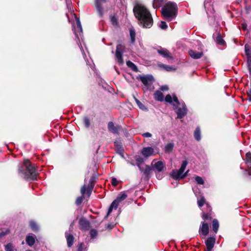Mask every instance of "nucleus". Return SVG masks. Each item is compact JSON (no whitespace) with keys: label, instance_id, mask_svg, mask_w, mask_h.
Listing matches in <instances>:
<instances>
[{"label":"nucleus","instance_id":"nucleus-1","mask_svg":"<svg viewBox=\"0 0 251 251\" xmlns=\"http://www.w3.org/2000/svg\"><path fill=\"white\" fill-rule=\"evenodd\" d=\"M133 11L136 18L138 19L143 27L150 28L152 25V18L146 7L139 5L134 8Z\"/></svg>","mask_w":251,"mask_h":251},{"label":"nucleus","instance_id":"nucleus-2","mask_svg":"<svg viewBox=\"0 0 251 251\" xmlns=\"http://www.w3.org/2000/svg\"><path fill=\"white\" fill-rule=\"evenodd\" d=\"M165 100L174 106V109L177 114V118L181 119L186 115L187 110L185 103L183 102H179L176 95H173L172 97L168 94L166 96Z\"/></svg>","mask_w":251,"mask_h":251},{"label":"nucleus","instance_id":"nucleus-3","mask_svg":"<svg viewBox=\"0 0 251 251\" xmlns=\"http://www.w3.org/2000/svg\"><path fill=\"white\" fill-rule=\"evenodd\" d=\"M18 172L21 176L25 179L33 180L36 179L38 175L35 167L32 165L27 159L24 160V164L19 167Z\"/></svg>","mask_w":251,"mask_h":251},{"label":"nucleus","instance_id":"nucleus-4","mask_svg":"<svg viewBox=\"0 0 251 251\" xmlns=\"http://www.w3.org/2000/svg\"><path fill=\"white\" fill-rule=\"evenodd\" d=\"M177 10V6L175 2L168 1L162 7L161 13L166 20L171 21L176 16Z\"/></svg>","mask_w":251,"mask_h":251},{"label":"nucleus","instance_id":"nucleus-5","mask_svg":"<svg viewBox=\"0 0 251 251\" xmlns=\"http://www.w3.org/2000/svg\"><path fill=\"white\" fill-rule=\"evenodd\" d=\"M74 15L75 18V23L73 24V30L76 38L77 39L76 43L79 45V47L82 52L84 58L85 59L86 54L84 53L80 41V38L82 39V28L79 18L76 17L75 14H74Z\"/></svg>","mask_w":251,"mask_h":251},{"label":"nucleus","instance_id":"nucleus-6","mask_svg":"<svg viewBox=\"0 0 251 251\" xmlns=\"http://www.w3.org/2000/svg\"><path fill=\"white\" fill-rule=\"evenodd\" d=\"M140 80L144 84L146 90H152L153 89V83L154 81L151 75L141 76Z\"/></svg>","mask_w":251,"mask_h":251},{"label":"nucleus","instance_id":"nucleus-7","mask_svg":"<svg viewBox=\"0 0 251 251\" xmlns=\"http://www.w3.org/2000/svg\"><path fill=\"white\" fill-rule=\"evenodd\" d=\"M125 48V46L122 44H118L117 46L115 56L119 64H122L124 62L123 53Z\"/></svg>","mask_w":251,"mask_h":251},{"label":"nucleus","instance_id":"nucleus-8","mask_svg":"<svg viewBox=\"0 0 251 251\" xmlns=\"http://www.w3.org/2000/svg\"><path fill=\"white\" fill-rule=\"evenodd\" d=\"M152 171L155 173H160L165 170L166 165L164 163L161 161H158L153 164V161L151 163Z\"/></svg>","mask_w":251,"mask_h":251},{"label":"nucleus","instance_id":"nucleus-9","mask_svg":"<svg viewBox=\"0 0 251 251\" xmlns=\"http://www.w3.org/2000/svg\"><path fill=\"white\" fill-rule=\"evenodd\" d=\"M188 172V171L184 174H182L179 170H174L171 172L170 175L176 181V183H177V181L184 178L187 175Z\"/></svg>","mask_w":251,"mask_h":251},{"label":"nucleus","instance_id":"nucleus-10","mask_svg":"<svg viewBox=\"0 0 251 251\" xmlns=\"http://www.w3.org/2000/svg\"><path fill=\"white\" fill-rule=\"evenodd\" d=\"M141 153L146 158L155 154L154 149L151 147L143 148L141 151Z\"/></svg>","mask_w":251,"mask_h":251},{"label":"nucleus","instance_id":"nucleus-11","mask_svg":"<svg viewBox=\"0 0 251 251\" xmlns=\"http://www.w3.org/2000/svg\"><path fill=\"white\" fill-rule=\"evenodd\" d=\"M106 0H95V5L96 10L100 17H102L104 13V10L102 7V4L105 2Z\"/></svg>","mask_w":251,"mask_h":251},{"label":"nucleus","instance_id":"nucleus-12","mask_svg":"<svg viewBox=\"0 0 251 251\" xmlns=\"http://www.w3.org/2000/svg\"><path fill=\"white\" fill-rule=\"evenodd\" d=\"M200 234H201L204 236H206L209 232V227L207 223L203 222L201 224V226H200L199 230Z\"/></svg>","mask_w":251,"mask_h":251},{"label":"nucleus","instance_id":"nucleus-13","mask_svg":"<svg viewBox=\"0 0 251 251\" xmlns=\"http://www.w3.org/2000/svg\"><path fill=\"white\" fill-rule=\"evenodd\" d=\"M215 241L216 238L214 236L208 237L205 242L206 248L212 250L215 245Z\"/></svg>","mask_w":251,"mask_h":251},{"label":"nucleus","instance_id":"nucleus-14","mask_svg":"<svg viewBox=\"0 0 251 251\" xmlns=\"http://www.w3.org/2000/svg\"><path fill=\"white\" fill-rule=\"evenodd\" d=\"M65 237L66 238L68 247H71L74 242V236L72 234L70 233L69 231H66Z\"/></svg>","mask_w":251,"mask_h":251},{"label":"nucleus","instance_id":"nucleus-15","mask_svg":"<svg viewBox=\"0 0 251 251\" xmlns=\"http://www.w3.org/2000/svg\"><path fill=\"white\" fill-rule=\"evenodd\" d=\"M79 224L81 228L84 230H88L90 226V223L84 218H81L79 221Z\"/></svg>","mask_w":251,"mask_h":251},{"label":"nucleus","instance_id":"nucleus-16","mask_svg":"<svg viewBox=\"0 0 251 251\" xmlns=\"http://www.w3.org/2000/svg\"><path fill=\"white\" fill-rule=\"evenodd\" d=\"M193 191L196 197H198L199 192L196 189H193ZM198 204L200 207H202L205 203V199L203 196H200V198H198Z\"/></svg>","mask_w":251,"mask_h":251},{"label":"nucleus","instance_id":"nucleus-17","mask_svg":"<svg viewBox=\"0 0 251 251\" xmlns=\"http://www.w3.org/2000/svg\"><path fill=\"white\" fill-rule=\"evenodd\" d=\"M189 54L192 58L197 59L201 57L203 53L202 52H197L191 50L189 51Z\"/></svg>","mask_w":251,"mask_h":251},{"label":"nucleus","instance_id":"nucleus-18","mask_svg":"<svg viewBox=\"0 0 251 251\" xmlns=\"http://www.w3.org/2000/svg\"><path fill=\"white\" fill-rule=\"evenodd\" d=\"M119 201H117V200H115L111 203V205L110 206L109 209H108V212H107V214L106 215V216L105 217V218H107V217L108 216V215L111 213V212L112 211V210L113 208L114 209H116L119 204Z\"/></svg>","mask_w":251,"mask_h":251},{"label":"nucleus","instance_id":"nucleus-19","mask_svg":"<svg viewBox=\"0 0 251 251\" xmlns=\"http://www.w3.org/2000/svg\"><path fill=\"white\" fill-rule=\"evenodd\" d=\"M36 236L34 234L28 235L26 237V242L29 246H32L35 243Z\"/></svg>","mask_w":251,"mask_h":251},{"label":"nucleus","instance_id":"nucleus-20","mask_svg":"<svg viewBox=\"0 0 251 251\" xmlns=\"http://www.w3.org/2000/svg\"><path fill=\"white\" fill-rule=\"evenodd\" d=\"M108 129L110 132L113 134L118 133V128L117 127L115 126L114 124L112 122H109L108 123Z\"/></svg>","mask_w":251,"mask_h":251},{"label":"nucleus","instance_id":"nucleus-21","mask_svg":"<svg viewBox=\"0 0 251 251\" xmlns=\"http://www.w3.org/2000/svg\"><path fill=\"white\" fill-rule=\"evenodd\" d=\"M158 53L165 58H171L172 57L170 55L169 52L166 49H161L157 50Z\"/></svg>","mask_w":251,"mask_h":251},{"label":"nucleus","instance_id":"nucleus-22","mask_svg":"<svg viewBox=\"0 0 251 251\" xmlns=\"http://www.w3.org/2000/svg\"><path fill=\"white\" fill-rule=\"evenodd\" d=\"M154 98L158 101H163L164 100V95L159 90H157L154 93Z\"/></svg>","mask_w":251,"mask_h":251},{"label":"nucleus","instance_id":"nucleus-23","mask_svg":"<svg viewBox=\"0 0 251 251\" xmlns=\"http://www.w3.org/2000/svg\"><path fill=\"white\" fill-rule=\"evenodd\" d=\"M129 30L130 37V42L131 44H133L135 41V29L132 27H130Z\"/></svg>","mask_w":251,"mask_h":251},{"label":"nucleus","instance_id":"nucleus-24","mask_svg":"<svg viewBox=\"0 0 251 251\" xmlns=\"http://www.w3.org/2000/svg\"><path fill=\"white\" fill-rule=\"evenodd\" d=\"M174 147L173 143H169L165 147L164 151L166 153H170L171 152Z\"/></svg>","mask_w":251,"mask_h":251},{"label":"nucleus","instance_id":"nucleus-25","mask_svg":"<svg viewBox=\"0 0 251 251\" xmlns=\"http://www.w3.org/2000/svg\"><path fill=\"white\" fill-rule=\"evenodd\" d=\"M246 54L248 58V63L249 64V62H251V50L248 45H246L245 46Z\"/></svg>","mask_w":251,"mask_h":251},{"label":"nucleus","instance_id":"nucleus-26","mask_svg":"<svg viewBox=\"0 0 251 251\" xmlns=\"http://www.w3.org/2000/svg\"><path fill=\"white\" fill-rule=\"evenodd\" d=\"M194 138L195 139L199 141L201 139V130L200 128L199 127H197L196 129V130L194 131Z\"/></svg>","mask_w":251,"mask_h":251},{"label":"nucleus","instance_id":"nucleus-27","mask_svg":"<svg viewBox=\"0 0 251 251\" xmlns=\"http://www.w3.org/2000/svg\"><path fill=\"white\" fill-rule=\"evenodd\" d=\"M165 0H153L152 6L154 8L160 7Z\"/></svg>","mask_w":251,"mask_h":251},{"label":"nucleus","instance_id":"nucleus-28","mask_svg":"<svg viewBox=\"0 0 251 251\" xmlns=\"http://www.w3.org/2000/svg\"><path fill=\"white\" fill-rule=\"evenodd\" d=\"M219 222L217 219H214L212 222V229L215 233H217L219 228Z\"/></svg>","mask_w":251,"mask_h":251},{"label":"nucleus","instance_id":"nucleus-29","mask_svg":"<svg viewBox=\"0 0 251 251\" xmlns=\"http://www.w3.org/2000/svg\"><path fill=\"white\" fill-rule=\"evenodd\" d=\"M134 99L135 100V101L136 104H137V105L138 106V107H139V108L140 109H142V110H144V111H147V108L145 106V105L144 104H143L141 102H140L135 97H134Z\"/></svg>","mask_w":251,"mask_h":251},{"label":"nucleus","instance_id":"nucleus-30","mask_svg":"<svg viewBox=\"0 0 251 251\" xmlns=\"http://www.w3.org/2000/svg\"><path fill=\"white\" fill-rule=\"evenodd\" d=\"M158 66L162 69L167 71H171L175 70V69L171 66L166 65L163 64H159Z\"/></svg>","mask_w":251,"mask_h":251},{"label":"nucleus","instance_id":"nucleus-31","mask_svg":"<svg viewBox=\"0 0 251 251\" xmlns=\"http://www.w3.org/2000/svg\"><path fill=\"white\" fill-rule=\"evenodd\" d=\"M126 65L127 66L130 68L132 70H133L134 72H138V68L137 66L131 61H128L126 62Z\"/></svg>","mask_w":251,"mask_h":251},{"label":"nucleus","instance_id":"nucleus-32","mask_svg":"<svg viewBox=\"0 0 251 251\" xmlns=\"http://www.w3.org/2000/svg\"><path fill=\"white\" fill-rule=\"evenodd\" d=\"M215 41L220 45H224L225 44V41L223 39L221 34L219 33L217 34V37L215 39Z\"/></svg>","mask_w":251,"mask_h":251},{"label":"nucleus","instance_id":"nucleus-33","mask_svg":"<svg viewBox=\"0 0 251 251\" xmlns=\"http://www.w3.org/2000/svg\"><path fill=\"white\" fill-rule=\"evenodd\" d=\"M127 195L125 192H123L120 194L116 198V200L119 202H121L127 198Z\"/></svg>","mask_w":251,"mask_h":251},{"label":"nucleus","instance_id":"nucleus-34","mask_svg":"<svg viewBox=\"0 0 251 251\" xmlns=\"http://www.w3.org/2000/svg\"><path fill=\"white\" fill-rule=\"evenodd\" d=\"M151 170H152V166L151 167H150L148 165H146L145 166V169H143L142 172L143 173V174L145 175L149 176L150 174L151 171Z\"/></svg>","mask_w":251,"mask_h":251},{"label":"nucleus","instance_id":"nucleus-35","mask_svg":"<svg viewBox=\"0 0 251 251\" xmlns=\"http://www.w3.org/2000/svg\"><path fill=\"white\" fill-rule=\"evenodd\" d=\"M77 251H87V247L83 243H81L77 247Z\"/></svg>","mask_w":251,"mask_h":251},{"label":"nucleus","instance_id":"nucleus-36","mask_svg":"<svg viewBox=\"0 0 251 251\" xmlns=\"http://www.w3.org/2000/svg\"><path fill=\"white\" fill-rule=\"evenodd\" d=\"M134 159L136 161V164H142L144 162V159L140 155L134 156Z\"/></svg>","mask_w":251,"mask_h":251},{"label":"nucleus","instance_id":"nucleus-37","mask_svg":"<svg viewBox=\"0 0 251 251\" xmlns=\"http://www.w3.org/2000/svg\"><path fill=\"white\" fill-rule=\"evenodd\" d=\"M188 164V162L187 161V160H184L182 162V164H181V167L180 168V169H179V170L182 173V174H184L185 173H184V170H185L186 169V166Z\"/></svg>","mask_w":251,"mask_h":251},{"label":"nucleus","instance_id":"nucleus-38","mask_svg":"<svg viewBox=\"0 0 251 251\" xmlns=\"http://www.w3.org/2000/svg\"><path fill=\"white\" fill-rule=\"evenodd\" d=\"M29 224L32 230L35 231L38 230V226L35 222L31 221L30 222Z\"/></svg>","mask_w":251,"mask_h":251},{"label":"nucleus","instance_id":"nucleus-39","mask_svg":"<svg viewBox=\"0 0 251 251\" xmlns=\"http://www.w3.org/2000/svg\"><path fill=\"white\" fill-rule=\"evenodd\" d=\"M84 124L86 128H88L90 126V120L87 117H85L83 119Z\"/></svg>","mask_w":251,"mask_h":251},{"label":"nucleus","instance_id":"nucleus-40","mask_svg":"<svg viewBox=\"0 0 251 251\" xmlns=\"http://www.w3.org/2000/svg\"><path fill=\"white\" fill-rule=\"evenodd\" d=\"M90 237L91 239L96 238L98 235V232L96 229H91L90 231Z\"/></svg>","mask_w":251,"mask_h":251},{"label":"nucleus","instance_id":"nucleus-41","mask_svg":"<svg viewBox=\"0 0 251 251\" xmlns=\"http://www.w3.org/2000/svg\"><path fill=\"white\" fill-rule=\"evenodd\" d=\"M246 162L247 164H251V153L249 152L246 154Z\"/></svg>","mask_w":251,"mask_h":251},{"label":"nucleus","instance_id":"nucleus-42","mask_svg":"<svg viewBox=\"0 0 251 251\" xmlns=\"http://www.w3.org/2000/svg\"><path fill=\"white\" fill-rule=\"evenodd\" d=\"M5 251H14V247L11 243H8L5 246Z\"/></svg>","mask_w":251,"mask_h":251},{"label":"nucleus","instance_id":"nucleus-43","mask_svg":"<svg viewBox=\"0 0 251 251\" xmlns=\"http://www.w3.org/2000/svg\"><path fill=\"white\" fill-rule=\"evenodd\" d=\"M195 180L198 184H203L204 183V180L201 176H197L195 177Z\"/></svg>","mask_w":251,"mask_h":251},{"label":"nucleus","instance_id":"nucleus-44","mask_svg":"<svg viewBox=\"0 0 251 251\" xmlns=\"http://www.w3.org/2000/svg\"><path fill=\"white\" fill-rule=\"evenodd\" d=\"M159 27L162 29H166L168 25L165 22L162 21L159 25Z\"/></svg>","mask_w":251,"mask_h":251},{"label":"nucleus","instance_id":"nucleus-45","mask_svg":"<svg viewBox=\"0 0 251 251\" xmlns=\"http://www.w3.org/2000/svg\"><path fill=\"white\" fill-rule=\"evenodd\" d=\"M111 22L113 25H117L118 24L117 19L115 16L111 17Z\"/></svg>","mask_w":251,"mask_h":251},{"label":"nucleus","instance_id":"nucleus-46","mask_svg":"<svg viewBox=\"0 0 251 251\" xmlns=\"http://www.w3.org/2000/svg\"><path fill=\"white\" fill-rule=\"evenodd\" d=\"M83 197H79L77 198L76 200V204L77 205H79L82 201H83Z\"/></svg>","mask_w":251,"mask_h":251},{"label":"nucleus","instance_id":"nucleus-47","mask_svg":"<svg viewBox=\"0 0 251 251\" xmlns=\"http://www.w3.org/2000/svg\"><path fill=\"white\" fill-rule=\"evenodd\" d=\"M202 218L204 220H208L210 218L209 215L208 214L205 213H202Z\"/></svg>","mask_w":251,"mask_h":251},{"label":"nucleus","instance_id":"nucleus-48","mask_svg":"<svg viewBox=\"0 0 251 251\" xmlns=\"http://www.w3.org/2000/svg\"><path fill=\"white\" fill-rule=\"evenodd\" d=\"M118 180L116 178H112L111 180V183L113 186H116L118 184Z\"/></svg>","mask_w":251,"mask_h":251},{"label":"nucleus","instance_id":"nucleus-49","mask_svg":"<svg viewBox=\"0 0 251 251\" xmlns=\"http://www.w3.org/2000/svg\"><path fill=\"white\" fill-rule=\"evenodd\" d=\"M9 233L8 230H6L5 231H2L0 233V238L3 237L5 235L8 234Z\"/></svg>","mask_w":251,"mask_h":251},{"label":"nucleus","instance_id":"nucleus-50","mask_svg":"<svg viewBox=\"0 0 251 251\" xmlns=\"http://www.w3.org/2000/svg\"><path fill=\"white\" fill-rule=\"evenodd\" d=\"M142 136L144 137L148 138V137H151L152 135L150 132H146L142 134Z\"/></svg>","mask_w":251,"mask_h":251},{"label":"nucleus","instance_id":"nucleus-51","mask_svg":"<svg viewBox=\"0 0 251 251\" xmlns=\"http://www.w3.org/2000/svg\"><path fill=\"white\" fill-rule=\"evenodd\" d=\"M248 167H249V170H245L246 173H248L249 175H251V164L248 165Z\"/></svg>","mask_w":251,"mask_h":251},{"label":"nucleus","instance_id":"nucleus-52","mask_svg":"<svg viewBox=\"0 0 251 251\" xmlns=\"http://www.w3.org/2000/svg\"><path fill=\"white\" fill-rule=\"evenodd\" d=\"M93 186L92 184L91 185H88V193L89 194V195H90V194L91 193V192L93 190Z\"/></svg>","mask_w":251,"mask_h":251},{"label":"nucleus","instance_id":"nucleus-53","mask_svg":"<svg viewBox=\"0 0 251 251\" xmlns=\"http://www.w3.org/2000/svg\"><path fill=\"white\" fill-rule=\"evenodd\" d=\"M81 193L82 195H83L85 193V192H86V186L85 185H83L81 188Z\"/></svg>","mask_w":251,"mask_h":251},{"label":"nucleus","instance_id":"nucleus-54","mask_svg":"<svg viewBox=\"0 0 251 251\" xmlns=\"http://www.w3.org/2000/svg\"><path fill=\"white\" fill-rule=\"evenodd\" d=\"M168 87L167 85H163L161 86L160 89L161 91H167L168 90Z\"/></svg>","mask_w":251,"mask_h":251},{"label":"nucleus","instance_id":"nucleus-55","mask_svg":"<svg viewBox=\"0 0 251 251\" xmlns=\"http://www.w3.org/2000/svg\"><path fill=\"white\" fill-rule=\"evenodd\" d=\"M248 98L247 100H249L250 101H251V89L248 92Z\"/></svg>","mask_w":251,"mask_h":251},{"label":"nucleus","instance_id":"nucleus-56","mask_svg":"<svg viewBox=\"0 0 251 251\" xmlns=\"http://www.w3.org/2000/svg\"><path fill=\"white\" fill-rule=\"evenodd\" d=\"M87 64L89 65L91 69H93L94 64L93 63H90L88 61H87Z\"/></svg>","mask_w":251,"mask_h":251},{"label":"nucleus","instance_id":"nucleus-57","mask_svg":"<svg viewBox=\"0 0 251 251\" xmlns=\"http://www.w3.org/2000/svg\"><path fill=\"white\" fill-rule=\"evenodd\" d=\"M156 177L158 179H161L163 177V176L160 174H157L156 175Z\"/></svg>","mask_w":251,"mask_h":251},{"label":"nucleus","instance_id":"nucleus-58","mask_svg":"<svg viewBox=\"0 0 251 251\" xmlns=\"http://www.w3.org/2000/svg\"><path fill=\"white\" fill-rule=\"evenodd\" d=\"M136 165L138 166L139 169L141 171H142L143 170V169L141 167L140 165L141 164H136Z\"/></svg>","mask_w":251,"mask_h":251},{"label":"nucleus","instance_id":"nucleus-59","mask_svg":"<svg viewBox=\"0 0 251 251\" xmlns=\"http://www.w3.org/2000/svg\"><path fill=\"white\" fill-rule=\"evenodd\" d=\"M207 4H208V1H207V0H205V1H204V3L205 7H206Z\"/></svg>","mask_w":251,"mask_h":251},{"label":"nucleus","instance_id":"nucleus-60","mask_svg":"<svg viewBox=\"0 0 251 251\" xmlns=\"http://www.w3.org/2000/svg\"><path fill=\"white\" fill-rule=\"evenodd\" d=\"M212 251L211 249H207L206 248V250L205 251Z\"/></svg>","mask_w":251,"mask_h":251},{"label":"nucleus","instance_id":"nucleus-61","mask_svg":"<svg viewBox=\"0 0 251 251\" xmlns=\"http://www.w3.org/2000/svg\"><path fill=\"white\" fill-rule=\"evenodd\" d=\"M130 164H131L132 165H133V166H134V165H135L134 163H130Z\"/></svg>","mask_w":251,"mask_h":251},{"label":"nucleus","instance_id":"nucleus-62","mask_svg":"<svg viewBox=\"0 0 251 251\" xmlns=\"http://www.w3.org/2000/svg\"><path fill=\"white\" fill-rule=\"evenodd\" d=\"M243 28L244 30H246V28L245 27H244V26H243Z\"/></svg>","mask_w":251,"mask_h":251},{"label":"nucleus","instance_id":"nucleus-63","mask_svg":"<svg viewBox=\"0 0 251 251\" xmlns=\"http://www.w3.org/2000/svg\"><path fill=\"white\" fill-rule=\"evenodd\" d=\"M25 251H31L30 250H26Z\"/></svg>","mask_w":251,"mask_h":251}]
</instances>
